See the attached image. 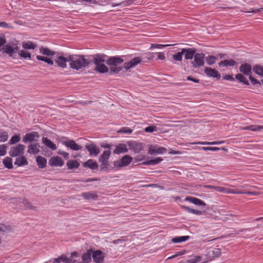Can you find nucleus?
Listing matches in <instances>:
<instances>
[{
    "label": "nucleus",
    "instance_id": "nucleus-1",
    "mask_svg": "<svg viewBox=\"0 0 263 263\" xmlns=\"http://www.w3.org/2000/svg\"><path fill=\"white\" fill-rule=\"evenodd\" d=\"M90 63L83 55H69V63L71 69L78 70L87 67Z\"/></svg>",
    "mask_w": 263,
    "mask_h": 263
},
{
    "label": "nucleus",
    "instance_id": "nucleus-2",
    "mask_svg": "<svg viewBox=\"0 0 263 263\" xmlns=\"http://www.w3.org/2000/svg\"><path fill=\"white\" fill-rule=\"evenodd\" d=\"M111 154L110 150L104 151L99 159V162L101 163L100 169L101 171H105L108 169L109 165L108 159Z\"/></svg>",
    "mask_w": 263,
    "mask_h": 263
},
{
    "label": "nucleus",
    "instance_id": "nucleus-3",
    "mask_svg": "<svg viewBox=\"0 0 263 263\" xmlns=\"http://www.w3.org/2000/svg\"><path fill=\"white\" fill-rule=\"evenodd\" d=\"M59 141L66 147L72 151H79L82 149V146L78 144L74 140L69 139L67 138L62 137Z\"/></svg>",
    "mask_w": 263,
    "mask_h": 263
},
{
    "label": "nucleus",
    "instance_id": "nucleus-4",
    "mask_svg": "<svg viewBox=\"0 0 263 263\" xmlns=\"http://www.w3.org/2000/svg\"><path fill=\"white\" fill-rule=\"evenodd\" d=\"M19 47L15 44L11 45L9 44H6L4 46L1 50H3V52L8 54L9 57L15 58L16 54L18 53Z\"/></svg>",
    "mask_w": 263,
    "mask_h": 263
},
{
    "label": "nucleus",
    "instance_id": "nucleus-5",
    "mask_svg": "<svg viewBox=\"0 0 263 263\" xmlns=\"http://www.w3.org/2000/svg\"><path fill=\"white\" fill-rule=\"evenodd\" d=\"M205 54L203 53H196L194 60L192 61L191 64L194 68H199L204 64Z\"/></svg>",
    "mask_w": 263,
    "mask_h": 263
},
{
    "label": "nucleus",
    "instance_id": "nucleus-6",
    "mask_svg": "<svg viewBox=\"0 0 263 263\" xmlns=\"http://www.w3.org/2000/svg\"><path fill=\"white\" fill-rule=\"evenodd\" d=\"M133 160V158L129 155H126L121 159L114 162V166L115 168L126 166L129 165Z\"/></svg>",
    "mask_w": 263,
    "mask_h": 263
},
{
    "label": "nucleus",
    "instance_id": "nucleus-7",
    "mask_svg": "<svg viewBox=\"0 0 263 263\" xmlns=\"http://www.w3.org/2000/svg\"><path fill=\"white\" fill-rule=\"evenodd\" d=\"M25 149L24 145L18 144L16 146L11 147L9 154L12 157L20 156L24 153Z\"/></svg>",
    "mask_w": 263,
    "mask_h": 263
},
{
    "label": "nucleus",
    "instance_id": "nucleus-8",
    "mask_svg": "<svg viewBox=\"0 0 263 263\" xmlns=\"http://www.w3.org/2000/svg\"><path fill=\"white\" fill-rule=\"evenodd\" d=\"M105 256V254L102 251L92 249V258L94 262L103 263Z\"/></svg>",
    "mask_w": 263,
    "mask_h": 263
},
{
    "label": "nucleus",
    "instance_id": "nucleus-9",
    "mask_svg": "<svg viewBox=\"0 0 263 263\" xmlns=\"http://www.w3.org/2000/svg\"><path fill=\"white\" fill-rule=\"evenodd\" d=\"M40 138L39 133L36 132H32L26 134L23 138V141L25 143L32 142L37 141Z\"/></svg>",
    "mask_w": 263,
    "mask_h": 263
},
{
    "label": "nucleus",
    "instance_id": "nucleus-10",
    "mask_svg": "<svg viewBox=\"0 0 263 263\" xmlns=\"http://www.w3.org/2000/svg\"><path fill=\"white\" fill-rule=\"evenodd\" d=\"M127 144L129 146V149L135 153H140L144 148V146L142 143L136 141H130L128 142Z\"/></svg>",
    "mask_w": 263,
    "mask_h": 263
},
{
    "label": "nucleus",
    "instance_id": "nucleus-11",
    "mask_svg": "<svg viewBox=\"0 0 263 263\" xmlns=\"http://www.w3.org/2000/svg\"><path fill=\"white\" fill-rule=\"evenodd\" d=\"M85 148L89 152L90 156H97L100 152V148L94 143L86 144Z\"/></svg>",
    "mask_w": 263,
    "mask_h": 263
},
{
    "label": "nucleus",
    "instance_id": "nucleus-12",
    "mask_svg": "<svg viewBox=\"0 0 263 263\" xmlns=\"http://www.w3.org/2000/svg\"><path fill=\"white\" fill-rule=\"evenodd\" d=\"M182 53L184 54L186 60H192L196 54V50L194 48H183Z\"/></svg>",
    "mask_w": 263,
    "mask_h": 263
},
{
    "label": "nucleus",
    "instance_id": "nucleus-13",
    "mask_svg": "<svg viewBox=\"0 0 263 263\" xmlns=\"http://www.w3.org/2000/svg\"><path fill=\"white\" fill-rule=\"evenodd\" d=\"M55 62L59 67L62 68H66L67 62H69V55L67 57H64L62 55L59 56L57 57Z\"/></svg>",
    "mask_w": 263,
    "mask_h": 263
},
{
    "label": "nucleus",
    "instance_id": "nucleus-14",
    "mask_svg": "<svg viewBox=\"0 0 263 263\" xmlns=\"http://www.w3.org/2000/svg\"><path fill=\"white\" fill-rule=\"evenodd\" d=\"M239 71L247 76L251 75L252 66L250 64L247 63L241 64L239 67Z\"/></svg>",
    "mask_w": 263,
    "mask_h": 263
},
{
    "label": "nucleus",
    "instance_id": "nucleus-15",
    "mask_svg": "<svg viewBox=\"0 0 263 263\" xmlns=\"http://www.w3.org/2000/svg\"><path fill=\"white\" fill-rule=\"evenodd\" d=\"M64 163V161L59 156L52 157L49 160V164L51 166H62Z\"/></svg>",
    "mask_w": 263,
    "mask_h": 263
},
{
    "label": "nucleus",
    "instance_id": "nucleus-16",
    "mask_svg": "<svg viewBox=\"0 0 263 263\" xmlns=\"http://www.w3.org/2000/svg\"><path fill=\"white\" fill-rule=\"evenodd\" d=\"M142 62V59L140 57H136L132 59L129 62L124 63V67L125 69L127 70L130 68L135 67L138 64Z\"/></svg>",
    "mask_w": 263,
    "mask_h": 263
},
{
    "label": "nucleus",
    "instance_id": "nucleus-17",
    "mask_svg": "<svg viewBox=\"0 0 263 263\" xmlns=\"http://www.w3.org/2000/svg\"><path fill=\"white\" fill-rule=\"evenodd\" d=\"M204 72L208 76L215 78L218 80H219L221 77L220 74L216 70L211 67H205Z\"/></svg>",
    "mask_w": 263,
    "mask_h": 263
},
{
    "label": "nucleus",
    "instance_id": "nucleus-18",
    "mask_svg": "<svg viewBox=\"0 0 263 263\" xmlns=\"http://www.w3.org/2000/svg\"><path fill=\"white\" fill-rule=\"evenodd\" d=\"M128 148L124 143H120L116 146L115 149L113 151L114 154H120L128 152Z\"/></svg>",
    "mask_w": 263,
    "mask_h": 263
},
{
    "label": "nucleus",
    "instance_id": "nucleus-19",
    "mask_svg": "<svg viewBox=\"0 0 263 263\" xmlns=\"http://www.w3.org/2000/svg\"><path fill=\"white\" fill-rule=\"evenodd\" d=\"M124 62V60L117 57H110L106 61V63L111 66H117L118 65L121 64Z\"/></svg>",
    "mask_w": 263,
    "mask_h": 263
},
{
    "label": "nucleus",
    "instance_id": "nucleus-20",
    "mask_svg": "<svg viewBox=\"0 0 263 263\" xmlns=\"http://www.w3.org/2000/svg\"><path fill=\"white\" fill-rule=\"evenodd\" d=\"M83 165L85 167H88L92 170L98 168L99 165L96 161L92 159H89L87 161L83 163Z\"/></svg>",
    "mask_w": 263,
    "mask_h": 263
},
{
    "label": "nucleus",
    "instance_id": "nucleus-21",
    "mask_svg": "<svg viewBox=\"0 0 263 263\" xmlns=\"http://www.w3.org/2000/svg\"><path fill=\"white\" fill-rule=\"evenodd\" d=\"M40 53L48 57H52L55 54L54 51L51 50L47 47L41 46L40 47Z\"/></svg>",
    "mask_w": 263,
    "mask_h": 263
},
{
    "label": "nucleus",
    "instance_id": "nucleus-22",
    "mask_svg": "<svg viewBox=\"0 0 263 263\" xmlns=\"http://www.w3.org/2000/svg\"><path fill=\"white\" fill-rule=\"evenodd\" d=\"M39 143L31 144L28 146L27 152L31 154H37L40 152Z\"/></svg>",
    "mask_w": 263,
    "mask_h": 263
},
{
    "label": "nucleus",
    "instance_id": "nucleus-23",
    "mask_svg": "<svg viewBox=\"0 0 263 263\" xmlns=\"http://www.w3.org/2000/svg\"><path fill=\"white\" fill-rule=\"evenodd\" d=\"M105 57H106V56L104 54H96L94 55L92 62L96 66L103 64V63L105 61Z\"/></svg>",
    "mask_w": 263,
    "mask_h": 263
},
{
    "label": "nucleus",
    "instance_id": "nucleus-24",
    "mask_svg": "<svg viewBox=\"0 0 263 263\" xmlns=\"http://www.w3.org/2000/svg\"><path fill=\"white\" fill-rule=\"evenodd\" d=\"M92 249L88 250L82 255V261L84 263H90L91 261Z\"/></svg>",
    "mask_w": 263,
    "mask_h": 263
},
{
    "label": "nucleus",
    "instance_id": "nucleus-25",
    "mask_svg": "<svg viewBox=\"0 0 263 263\" xmlns=\"http://www.w3.org/2000/svg\"><path fill=\"white\" fill-rule=\"evenodd\" d=\"M42 142L47 147L49 148L52 151H54L57 148L56 145L46 137H43L42 138Z\"/></svg>",
    "mask_w": 263,
    "mask_h": 263
},
{
    "label": "nucleus",
    "instance_id": "nucleus-26",
    "mask_svg": "<svg viewBox=\"0 0 263 263\" xmlns=\"http://www.w3.org/2000/svg\"><path fill=\"white\" fill-rule=\"evenodd\" d=\"M237 64V62L234 60H224L221 61L218 63V65L220 67H228V66H234Z\"/></svg>",
    "mask_w": 263,
    "mask_h": 263
},
{
    "label": "nucleus",
    "instance_id": "nucleus-27",
    "mask_svg": "<svg viewBox=\"0 0 263 263\" xmlns=\"http://www.w3.org/2000/svg\"><path fill=\"white\" fill-rule=\"evenodd\" d=\"M185 200L188 201L197 205H205V203L203 201L195 197H188L185 199Z\"/></svg>",
    "mask_w": 263,
    "mask_h": 263
},
{
    "label": "nucleus",
    "instance_id": "nucleus-28",
    "mask_svg": "<svg viewBox=\"0 0 263 263\" xmlns=\"http://www.w3.org/2000/svg\"><path fill=\"white\" fill-rule=\"evenodd\" d=\"M221 250L219 248H214L211 251L208 252V255L210 257V260L213 259L216 257H218L221 254Z\"/></svg>",
    "mask_w": 263,
    "mask_h": 263
},
{
    "label": "nucleus",
    "instance_id": "nucleus-29",
    "mask_svg": "<svg viewBox=\"0 0 263 263\" xmlns=\"http://www.w3.org/2000/svg\"><path fill=\"white\" fill-rule=\"evenodd\" d=\"M36 161L39 168H43L46 167L47 159L44 157L39 156L36 158Z\"/></svg>",
    "mask_w": 263,
    "mask_h": 263
},
{
    "label": "nucleus",
    "instance_id": "nucleus-30",
    "mask_svg": "<svg viewBox=\"0 0 263 263\" xmlns=\"http://www.w3.org/2000/svg\"><path fill=\"white\" fill-rule=\"evenodd\" d=\"M81 196L83 197L85 199H97L98 197V195L94 192H86L83 193L81 194Z\"/></svg>",
    "mask_w": 263,
    "mask_h": 263
},
{
    "label": "nucleus",
    "instance_id": "nucleus-31",
    "mask_svg": "<svg viewBox=\"0 0 263 263\" xmlns=\"http://www.w3.org/2000/svg\"><path fill=\"white\" fill-rule=\"evenodd\" d=\"M22 47L25 49H34L37 45L30 41L22 42Z\"/></svg>",
    "mask_w": 263,
    "mask_h": 263
},
{
    "label": "nucleus",
    "instance_id": "nucleus-32",
    "mask_svg": "<svg viewBox=\"0 0 263 263\" xmlns=\"http://www.w3.org/2000/svg\"><path fill=\"white\" fill-rule=\"evenodd\" d=\"M27 164H28V161L25 157L23 156L17 158L14 162V165H17L18 166L25 165Z\"/></svg>",
    "mask_w": 263,
    "mask_h": 263
},
{
    "label": "nucleus",
    "instance_id": "nucleus-33",
    "mask_svg": "<svg viewBox=\"0 0 263 263\" xmlns=\"http://www.w3.org/2000/svg\"><path fill=\"white\" fill-rule=\"evenodd\" d=\"M66 165L68 169L72 170L78 168L80 166V164L77 160H68L66 163Z\"/></svg>",
    "mask_w": 263,
    "mask_h": 263
},
{
    "label": "nucleus",
    "instance_id": "nucleus-34",
    "mask_svg": "<svg viewBox=\"0 0 263 263\" xmlns=\"http://www.w3.org/2000/svg\"><path fill=\"white\" fill-rule=\"evenodd\" d=\"M222 210H220V219L222 221H227L232 219V217L236 216L234 214H233L230 212H228L226 214H223L221 213Z\"/></svg>",
    "mask_w": 263,
    "mask_h": 263
},
{
    "label": "nucleus",
    "instance_id": "nucleus-35",
    "mask_svg": "<svg viewBox=\"0 0 263 263\" xmlns=\"http://www.w3.org/2000/svg\"><path fill=\"white\" fill-rule=\"evenodd\" d=\"M167 151L166 149L164 147H159L158 148H149L148 153L151 155L154 154H163Z\"/></svg>",
    "mask_w": 263,
    "mask_h": 263
},
{
    "label": "nucleus",
    "instance_id": "nucleus-36",
    "mask_svg": "<svg viewBox=\"0 0 263 263\" xmlns=\"http://www.w3.org/2000/svg\"><path fill=\"white\" fill-rule=\"evenodd\" d=\"M18 54L20 55V57L22 58L25 59H31V54L25 50H21L18 51Z\"/></svg>",
    "mask_w": 263,
    "mask_h": 263
},
{
    "label": "nucleus",
    "instance_id": "nucleus-37",
    "mask_svg": "<svg viewBox=\"0 0 263 263\" xmlns=\"http://www.w3.org/2000/svg\"><path fill=\"white\" fill-rule=\"evenodd\" d=\"M252 69L256 74L263 77V66L255 65Z\"/></svg>",
    "mask_w": 263,
    "mask_h": 263
},
{
    "label": "nucleus",
    "instance_id": "nucleus-38",
    "mask_svg": "<svg viewBox=\"0 0 263 263\" xmlns=\"http://www.w3.org/2000/svg\"><path fill=\"white\" fill-rule=\"evenodd\" d=\"M95 70L100 73H104L108 71V68L103 64L96 66Z\"/></svg>",
    "mask_w": 263,
    "mask_h": 263
},
{
    "label": "nucleus",
    "instance_id": "nucleus-39",
    "mask_svg": "<svg viewBox=\"0 0 263 263\" xmlns=\"http://www.w3.org/2000/svg\"><path fill=\"white\" fill-rule=\"evenodd\" d=\"M189 236H183L179 237H176L172 239V241L174 243H179L183 241H185L189 239Z\"/></svg>",
    "mask_w": 263,
    "mask_h": 263
},
{
    "label": "nucleus",
    "instance_id": "nucleus-40",
    "mask_svg": "<svg viewBox=\"0 0 263 263\" xmlns=\"http://www.w3.org/2000/svg\"><path fill=\"white\" fill-rule=\"evenodd\" d=\"M224 141H213V142H197L191 143V144H201V145H218L224 143Z\"/></svg>",
    "mask_w": 263,
    "mask_h": 263
},
{
    "label": "nucleus",
    "instance_id": "nucleus-41",
    "mask_svg": "<svg viewBox=\"0 0 263 263\" xmlns=\"http://www.w3.org/2000/svg\"><path fill=\"white\" fill-rule=\"evenodd\" d=\"M163 159L161 158L158 157L154 159H152L147 161H145L142 163L143 165H155L161 161H162Z\"/></svg>",
    "mask_w": 263,
    "mask_h": 263
},
{
    "label": "nucleus",
    "instance_id": "nucleus-42",
    "mask_svg": "<svg viewBox=\"0 0 263 263\" xmlns=\"http://www.w3.org/2000/svg\"><path fill=\"white\" fill-rule=\"evenodd\" d=\"M235 78L239 81L246 85H249L250 83L246 78L241 73H238L235 76Z\"/></svg>",
    "mask_w": 263,
    "mask_h": 263
},
{
    "label": "nucleus",
    "instance_id": "nucleus-43",
    "mask_svg": "<svg viewBox=\"0 0 263 263\" xmlns=\"http://www.w3.org/2000/svg\"><path fill=\"white\" fill-rule=\"evenodd\" d=\"M12 161V160L10 157H7L3 160V164L6 168L11 169L13 167Z\"/></svg>",
    "mask_w": 263,
    "mask_h": 263
},
{
    "label": "nucleus",
    "instance_id": "nucleus-44",
    "mask_svg": "<svg viewBox=\"0 0 263 263\" xmlns=\"http://www.w3.org/2000/svg\"><path fill=\"white\" fill-rule=\"evenodd\" d=\"M36 58L38 60L44 61L48 63L50 65H53V61L48 57H45L41 55H37Z\"/></svg>",
    "mask_w": 263,
    "mask_h": 263
},
{
    "label": "nucleus",
    "instance_id": "nucleus-45",
    "mask_svg": "<svg viewBox=\"0 0 263 263\" xmlns=\"http://www.w3.org/2000/svg\"><path fill=\"white\" fill-rule=\"evenodd\" d=\"M22 203L24 205L25 209L26 210H36V207L33 206L32 204L27 199H23L22 201Z\"/></svg>",
    "mask_w": 263,
    "mask_h": 263
},
{
    "label": "nucleus",
    "instance_id": "nucleus-46",
    "mask_svg": "<svg viewBox=\"0 0 263 263\" xmlns=\"http://www.w3.org/2000/svg\"><path fill=\"white\" fill-rule=\"evenodd\" d=\"M21 139L20 134L13 136L9 141V144L12 145L16 144L20 141Z\"/></svg>",
    "mask_w": 263,
    "mask_h": 263
},
{
    "label": "nucleus",
    "instance_id": "nucleus-47",
    "mask_svg": "<svg viewBox=\"0 0 263 263\" xmlns=\"http://www.w3.org/2000/svg\"><path fill=\"white\" fill-rule=\"evenodd\" d=\"M205 60L208 65H212L216 62L217 58L214 55H209L205 57Z\"/></svg>",
    "mask_w": 263,
    "mask_h": 263
},
{
    "label": "nucleus",
    "instance_id": "nucleus-48",
    "mask_svg": "<svg viewBox=\"0 0 263 263\" xmlns=\"http://www.w3.org/2000/svg\"><path fill=\"white\" fill-rule=\"evenodd\" d=\"M222 193H230V194H243V192L242 191H237L236 190H231L227 188L222 187Z\"/></svg>",
    "mask_w": 263,
    "mask_h": 263
},
{
    "label": "nucleus",
    "instance_id": "nucleus-49",
    "mask_svg": "<svg viewBox=\"0 0 263 263\" xmlns=\"http://www.w3.org/2000/svg\"><path fill=\"white\" fill-rule=\"evenodd\" d=\"M222 193H230V194H243V192L242 191H237L236 190H231L227 188L222 187Z\"/></svg>",
    "mask_w": 263,
    "mask_h": 263
},
{
    "label": "nucleus",
    "instance_id": "nucleus-50",
    "mask_svg": "<svg viewBox=\"0 0 263 263\" xmlns=\"http://www.w3.org/2000/svg\"><path fill=\"white\" fill-rule=\"evenodd\" d=\"M8 138V135L7 132L0 129V142L6 141Z\"/></svg>",
    "mask_w": 263,
    "mask_h": 263
},
{
    "label": "nucleus",
    "instance_id": "nucleus-51",
    "mask_svg": "<svg viewBox=\"0 0 263 263\" xmlns=\"http://www.w3.org/2000/svg\"><path fill=\"white\" fill-rule=\"evenodd\" d=\"M183 53H182V49L180 52H178L176 53L173 55V59L176 61H181L182 60V56Z\"/></svg>",
    "mask_w": 263,
    "mask_h": 263
},
{
    "label": "nucleus",
    "instance_id": "nucleus-52",
    "mask_svg": "<svg viewBox=\"0 0 263 263\" xmlns=\"http://www.w3.org/2000/svg\"><path fill=\"white\" fill-rule=\"evenodd\" d=\"M201 260L200 256H195L193 258L186 260L185 263H198Z\"/></svg>",
    "mask_w": 263,
    "mask_h": 263
},
{
    "label": "nucleus",
    "instance_id": "nucleus-53",
    "mask_svg": "<svg viewBox=\"0 0 263 263\" xmlns=\"http://www.w3.org/2000/svg\"><path fill=\"white\" fill-rule=\"evenodd\" d=\"M249 79L253 85H256L258 87L261 86L260 82L253 78L251 75L249 77Z\"/></svg>",
    "mask_w": 263,
    "mask_h": 263
},
{
    "label": "nucleus",
    "instance_id": "nucleus-54",
    "mask_svg": "<svg viewBox=\"0 0 263 263\" xmlns=\"http://www.w3.org/2000/svg\"><path fill=\"white\" fill-rule=\"evenodd\" d=\"M122 70V67H111L110 68V73H118L120 71H121Z\"/></svg>",
    "mask_w": 263,
    "mask_h": 263
},
{
    "label": "nucleus",
    "instance_id": "nucleus-55",
    "mask_svg": "<svg viewBox=\"0 0 263 263\" xmlns=\"http://www.w3.org/2000/svg\"><path fill=\"white\" fill-rule=\"evenodd\" d=\"M250 127V130L256 132L258 130H260L261 129H263V126H260V125H251L249 126Z\"/></svg>",
    "mask_w": 263,
    "mask_h": 263
},
{
    "label": "nucleus",
    "instance_id": "nucleus-56",
    "mask_svg": "<svg viewBox=\"0 0 263 263\" xmlns=\"http://www.w3.org/2000/svg\"><path fill=\"white\" fill-rule=\"evenodd\" d=\"M7 146L5 144L0 145V156H3L6 154Z\"/></svg>",
    "mask_w": 263,
    "mask_h": 263
},
{
    "label": "nucleus",
    "instance_id": "nucleus-57",
    "mask_svg": "<svg viewBox=\"0 0 263 263\" xmlns=\"http://www.w3.org/2000/svg\"><path fill=\"white\" fill-rule=\"evenodd\" d=\"M170 46V45H163V44H152L151 45L150 49H153V48H162L164 47H167Z\"/></svg>",
    "mask_w": 263,
    "mask_h": 263
},
{
    "label": "nucleus",
    "instance_id": "nucleus-58",
    "mask_svg": "<svg viewBox=\"0 0 263 263\" xmlns=\"http://www.w3.org/2000/svg\"><path fill=\"white\" fill-rule=\"evenodd\" d=\"M6 39L4 34H2L0 35V47H3L6 45Z\"/></svg>",
    "mask_w": 263,
    "mask_h": 263
},
{
    "label": "nucleus",
    "instance_id": "nucleus-59",
    "mask_svg": "<svg viewBox=\"0 0 263 263\" xmlns=\"http://www.w3.org/2000/svg\"><path fill=\"white\" fill-rule=\"evenodd\" d=\"M57 153L59 155H60L63 156V157L66 160L69 159V154L67 152H64V151H62L61 149H59L58 151L57 152Z\"/></svg>",
    "mask_w": 263,
    "mask_h": 263
},
{
    "label": "nucleus",
    "instance_id": "nucleus-60",
    "mask_svg": "<svg viewBox=\"0 0 263 263\" xmlns=\"http://www.w3.org/2000/svg\"><path fill=\"white\" fill-rule=\"evenodd\" d=\"M206 188L208 189H214L216 190L217 192H221L222 190V186H213V185H206Z\"/></svg>",
    "mask_w": 263,
    "mask_h": 263
},
{
    "label": "nucleus",
    "instance_id": "nucleus-61",
    "mask_svg": "<svg viewBox=\"0 0 263 263\" xmlns=\"http://www.w3.org/2000/svg\"><path fill=\"white\" fill-rule=\"evenodd\" d=\"M200 148L202 149L204 151H217L220 149L219 147H200Z\"/></svg>",
    "mask_w": 263,
    "mask_h": 263
},
{
    "label": "nucleus",
    "instance_id": "nucleus-62",
    "mask_svg": "<svg viewBox=\"0 0 263 263\" xmlns=\"http://www.w3.org/2000/svg\"><path fill=\"white\" fill-rule=\"evenodd\" d=\"M66 257H67L66 255H62L61 256L55 258L54 259V261L58 263H60L61 262H63L65 260V259L66 258Z\"/></svg>",
    "mask_w": 263,
    "mask_h": 263
},
{
    "label": "nucleus",
    "instance_id": "nucleus-63",
    "mask_svg": "<svg viewBox=\"0 0 263 263\" xmlns=\"http://www.w3.org/2000/svg\"><path fill=\"white\" fill-rule=\"evenodd\" d=\"M145 132L147 133H152L157 130L156 126H147L145 128Z\"/></svg>",
    "mask_w": 263,
    "mask_h": 263
},
{
    "label": "nucleus",
    "instance_id": "nucleus-64",
    "mask_svg": "<svg viewBox=\"0 0 263 263\" xmlns=\"http://www.w3.org/2000/svg\"><path fill=\"white\" fill-rule=\"evenodd\" d=\"M10 230V227H7L4 224H0V231L7 232Z\"/></svg>",
    "mask_w": 263,
    "mask_h": 263
}]
</instances>
